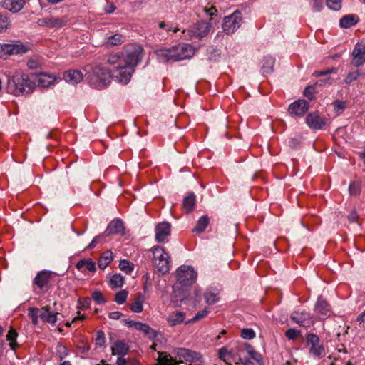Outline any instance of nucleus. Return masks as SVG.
<instances>
[{
  "label": "nucleus",
  "mask_w": 365,
  "mask_h": 365,
  "mask_svg": "<svg viewBox=\"0 0 365 365\" xmlns=\"http://www.w3.org/2000/svg\"><path fill=\"white\" fill-rule=\"evenodd\" d=\"M160 62H175L192 58L195 54V48L187 43H179L170 48H163L155 51Z\"/></svg>",
  "instance_id": "obj_1"
},
{
  "label": "nucleus",
  "mask_w": 365,
  "mask_h": 365,
  "mask_svg": "<svg viewBox=\"0 0 365 365\" xmlns=\"http://www.w3.org/2000/svg\"><path fill=\"white\" fill-rule=\"evenodd\" d=\"M86 71L88 74L87 79L92 87L101 89L110 83V71L101 65L87 66Z\"/></svg>",
  "instance_id": "obj_2"
},
{
  "label": "nucleus",
  "mask_w": 365,
  "mask_h": 365,
  "mask_svg": "<svg viewBox=\"0 0 365 365\" xmlns=\"http://www.w3.org/2000/svg\"><path fill=\"white\" fill-rule=\"evenodd\" d=\"M34 88V84L27 74L16 73L9 81V89L15 96L31 93Z\"/></svg>",
  "instance_id": "obj_3"
},
{
  "label": "nucleus",
  "mask_w": 365,
  "mask_h": 365,
  "mask_svg": "<svg viewBox=\"0 0 365 365\" xmlns=\"http://www.w3.org/2000/svg\"><path fill=\"white\" fill-rule=\"evenodd\" d=\"M149 251L152 252V256H149V257L158 271L163 274L168 272L169 271L170 257L165 250L157 245L152 247Z\"/></svg>",
  "instance_id": "obj_4"
},
{
  "label": "nucleus",
  "mask_w": 365,
  "mask_h": 365,
  "mask_svg": "<svg viewBox=\"0 0 365 365\" xmlns=\"http://www.w3.org/2000/svg\"><path fill=\"white\" fill-rule=\"evenodd\" d=\"M56 273L43 270L38 272L33 280L34 291L37 293L45 294L51 288L53 283V277Z\"/></svg>",
  "instance_id": "obj_5"
},
{
  "label": "nucleus",
  "mask_w": 365,
  "mask_h": 365,
  "mask_svg": "<svg viewBox=\"0 0 365 365\" xmlns=\"http://www.w3.org/2000/svg\"><path fill=\"white\" fill-rule=\"evenodd\" d=\"M143 56V48L140 45H130L126 47L123 59L124 64L133 68L141 61Z\"/></svg>",
  "instance_id": "obj_6"
},
{
  "label": "nucleus",
  "mask_w": 365,
  "mask_h": 365,
  "mask_svg": "<svg viewBox=\"0 0 365 365\" xmlns=\"http://www.w3.org/2000/svg\"><path fill=\"white\" fill-rule=\"evenodd\" d=\"M197 279V272L190 266L182 265L177 270V281L182 286L192 284Z\"/></svg>",
  "instance_id": "obj_7"
},
{
  "label": "nucleus",
  "mask_w": 365,
  "mask_h": 365,
  "mask_svg": "<svg viewBox=\"0 0 365 365\" xmlns=\"http://www.w3.org/2000/svg\"><path fill=\"white\" fill-rule=\"evenodd\" d=\"M241 23L242 14L239 11H235L231 15L224 18L223 31L227 34H232L240 28Z\"/></svg>",
  "instance_id": "obj_8"
},
{
  "label": "nucleus",
  "mask_w": 365,
  "mask_h": 365,
  "mask_svg": "<svg viewBox=\"0 0 365 365\" xmlns=\"http://www.w3.org/2000/svg\"><path fill=\"white\" fill-rule=\"evenodd\" d=\"M307 344L310 346L309 353L317 357L322 358L326 355L325 349L323 345L319 344V338L314 334H309L307 336Z\"/></svg>",
  "instance_id": "obj_9"
},
{
  "label": "nucleus",
  "mask_w": 365,
  "mask_h": 365,
  "mask_svg": "<svg viewBox=\"0 0 365 365\" xmlns=\"http://www.w3.org/2000/svg\"><path fill=\"white\" fill-rule=\"evenodd\" d=\"M174 354L180 358L178 363H182L181 359L190 363L200 361L202 359V355L199 352L185 348L175 349L174 350Z\"/></svg>",
  "instance_id": "obj_10"
},
{
  "label": "nucleus",
  "mask_w": 365,
  "mask_h": 365,
  "mask_svg": "<svg viewBox=\"0 0 365 365\" xmlns=\"http://www.w3.org/2000/svg\"><path fill=\"white\" fill-rule=\"evenodd\" d=\"M68 22V18L66 16L63 17H55L48 16L42 19H39L37 21V24L40 26H46L51 29H59L64 26Z\"/></svg>",
  "instance_id": "obj_11"
},
{
  "label": "nucleus",
  "mask_w": 365,
  "mask_h": 365,
  "mask_svg": "<svg viewBox=\"0 0 365 365\" xmlns=\"http://www.w3.org/2000/svg\"><path fill=\"white\" fill-rule=\"evenodd\" d=\"M351 63L355 67H359L365 63V41L358 42L352 51Z\"/></svg>",
  "instance_id": "obj_12"
},
{
  "label": "nucleus",
  "mask_w": 365,
  "mask_h": 365,
  "mask_svg": "<svg viewBox=\"0 0 365 365\" xmlns=\"http://www.w3.org/2000/svg\"><path fill=\"white\" fill-rule=\"evenodd\" d=\"M155 238L158 242H168V237L171 233L170 224L167 222H160L155 227Z\"/></svg>",
  "instance_id": "obj_13"
},
{
  "label": "nucleus",
  "mask_w": 365,
  "mask_h": 365,
  "mask_svg": "<svg viewBox=\"0 0 365 365\" xmlns=\"http://www.w3.org/2000/svg\"><path fill=\"white\" fill-rule=\"evenodd\" d=\"M291 319L300 327L308 328L314 324V321L310 314L306 311L294 312L291 315Z\"/></svg>",
  "instance_id": "obj_14"
},
{
  "label": "nucleus",
  "mask_w": 365,
  "mask_h": 365,
  "mask_svg": "<svg viewBox=\"0 0 365 365\" xmlns=\"http://www.w3.org/2000/svg\"><path fill=\"white\" fill-rule=\"evenodd\" d=\"M116 73L115 74V78L118 81L127 84L132 76L135 69L132 66H127L123 63V65H118L117 67Z\"/></svg>",
  "instance_id": "obj_15"
},
{
  "label": "nucleus",
  "mask_w": 365,
  "mask_h": 365,
  "mask_svg": "<svg viewBox=\"0 0 365 365\" xmlns=\"http://www.w3.org/2000/svg\"><path fill=\"white\" fill-rule=\"evenodd\" d=\"M314 312L320 319H324L331 316L332 312L328 302L322 298L318 297L314 306Z\"/></svg>",
  "instance_id": "obj_16"
},
{
  "label": "nucleus",
  "mask_w": 365,
  "mask_h": 365,
  "mask_svg": "<svg viewBox=\"0 0 365 365\" xmlns=\"http://www.w3.org/2000/svg\"><path fill=\"white\" fill-rule=\"evenodd\" d=\"M251 345L248 343L245 342H237L236 344L232 349L233 356L235 359H237V361H236V364H244L249 361L248 359H244L242 358V356L245 352H247L248 354L249 352V347H250Z\"/></svg>",
  "instance_id": "obj_17"
},
{
  "label": "nucleus",
  "mask_w": 365,
  "mask_h": 365,
  "mask_svg": "<svg viewBox=\"0 0 365 365\" xmlns=\"http://www.w3.org/2000/svg\"><path fill=\"white\" fill-rule=\"evenodd\" d=\"M26 51V48L22 45L0 43V58L5 55L24 53Z\"/></svg>",
  "instance_id": "obj_18"
},
{
  "label": "nucleus",
  "mask_w": 365,
  "mask_h": 365,
  "mask_svg": "<svg viewBox=\"0 0 365 365\" xmlns=\"http://www.w3.org/2000/svg\"><path fill=\"white\" fill-rule=\"evenodd\" d=\"M307 125L314 130H321L326 125V120L315 113H309L306 118Z\"/></svg>",
  "instance_id": "obj_19"
},
{
  "label": "nucleus",
  "mask_w": 365,
  "mask_h": 365,
  "mask_svg": "<svg viewBox=\"0 0 365 365\" xmlns=\"http://www.w3.org/2000/svg\"><path fill=\"white\" fill-rule=\"evenodd\" d=\"M309 104L305 100H298L290 104L289 112L291 115L302 116L308 110Z\"/></svg>",
  "instance_id": "obj_20"
},
{
  "label": "nucleus",
  "mask_w": 365,
  "mask_h": 365,
  "mask_svg": "<svg viewBox=\"0 0 365 365\" xmlns=\"http://www.w3.org/2000/svg\"><path fill=\"white\" fill-rule=\"evenodd\" d=\"M115 234H124L123 222L120 219H114L108 225L105 230L106 235H110Z\"/></svg>",
  "instance_id": "obj_21"
},
{
  "label": "nucleus",
  "mask_w": 365,
  "mask_h": 365,
  "mask_svg": "<svg viewBox=\"0 0 365 365\" xmlns=\"http://www.w3.org/2000/svg\"><path fill=\"white\" fill-rule=\"evenodd\" d=\"M111 351L113 355L123 356L128 353L129 346L125 341L117 340L112 345Z\"/></svg>",
  "instance_id": "obj_22"
},
{
  "label": "nucleus",
  "mask_w": 365,
  "mask_h": 365,
  "mask_svg": "<svg viewBox=\"0 0 365 365\" xmlns=\"http://www.w3.org/2000/svg\"><path fill=\"white\" fill-rule=\"evenodd\" d=\"M83 73L78 70H69L63 73L64 80L70 83L76 84L83 80Z\"/></svg>",
  "instance_id": "obj_23"
},
{
  "label": "nucleus",
  "mask_w": 365,
  "mask_h": 365,
  "mask_svg": "<svg viewBox=\"0 0 365 365\" xmlns=\"http://www.w3.org/2000/svg\"><path fill=\"white\" fill-rule=\"evenodd\" d=\"M58 312H53L50 311L49 306H45L41 309V312L39 314V317L43 322L55 324L57 321Z\"/></svg>",
  "instance_id": "obj_24"
},
{
  "label": "nucleus",
  "mask_w": 365,
  "mask_h": 365,
  "mask_svg": "<svg viewBox=\"0 0 365 365\" xmlns=\"http://www.w3.org/2000/svg\"><path fill=\"white\" fill-rule=\"evenodd\" d=\"M25 5V0H6L4 6L13 13L21 11Z\"/></svg>",
  "instance_id": "obj_25"
},
{
  "label": "nucleus",
  "mask_w": 365,
  "mask_h": 365,
  "mask_svg": "<svg viewBox=\"0 0 365 365\" xmlns=\"http://www.w3.org/2000/svg\"><path fill=\"white\" fill-rule=\"evenodd\" d=\"M196 205V197L193 192L189 193L182 201V210L186 213H190Z\"/></svg>",
  "instance_id": "obj_26"
},
{
  "label": "nucleus",
  "mask_w": 365,
  "mask_h": 365,
  "mask_svg": "<svg viewBox=\"0 0 365 365\" xmlns=\"http://www.w3.org/2000/svg\"><path fill=\"white\" fill-rule=\"evenodd\" d=\"M210 218L207 215L200 217L197 221L196 225L192 228V231L197 235L202 234L210 224Z\"/></svg>",
  "instance_id": "obj_27"
},
{
  "label": "nucleus",
  "mask_w": 365,
  "mask_h": 365,
  "mask_svg": "<svg viewBox=\"0 0 365 365\" xmlns=\"http://www.w3.org/2000/svg\"><path fill=\"white\" fill-rule=\"evenodd\" d=\"M359 22V17L355 14H347L339 20V26L344 29L351 28Z\"/></svg>",
  "instance_id": "obj_28"
},
{
  "label": "nucleus",
  "mask_w": 365,
  "mask_h": 365,
  "mask_svg": "<svg viewBox=\"0 0 365 365\" xmlns=\"http://www.w3.org/2000/svg\"><path fill=\"white\" fill-rule=\"evenodd\" d=\"M76 267L81 272L88 270L94 272L96 269V264L91 259H81L77 262Z\"/></svg>",
  "instance_id": "obj_29"
},
{
  "label": "nucleus",
  "mask_w": 365,
  "mask_h": 365,
  "mask_svg": "<svg viewBox=\"0 0 365 365\" xmlns=\"http://www.w3.org/2000/svg\"><path fill=\"white\" fill-rule=\"evenodd\" d=\"M185 313L178 311V312L170 313L167 318V321H168V324H170V326L174 327L175 325H178V324L183 322L185 320Z\"/></svg>",
  "instance_id": "obj_30"
},
{
  "label": "nucleus",
  "mask_w": 365,
  "mask_h": 365,
  "mask_svg": "<svg viewBox=\"0 0 365 365\" xmlns=\"http://www.w3.org/2000/svg\"><path fill=\"white\" fill-rule=\"evenodd\" d=\"M195 30L194 31V35L202 38L205 36L210 31V26L205 22L201 21L195 24Z\"/></svg>",
  "instance_id": "obj_31"
},
{
  "label": "nucleus",
  "mask_w": 365,
  "mask_h": 365,
  "mask_svg": "<svg viewBox=\"0 0 365 365\" xmlns=\"http://www.w3.org/2000/svg\"><path fill=\"white\" fill-rule=\"evenodd\" d=\"M158 361L159 365H176L179 364L167 352L159 351Z\"/></svg>",
  "instance_id": "obj_32"
},
{
  "label": "nucleus",
  "mask_w": 365,
  "mask_h": 365,
  "mask_svg": "<svg viewBox=\"0 0 365 365\" xmlns=\"http://www.w3.org/2000/svg\"><path fill=\"white\" fill-rule=\"evenodd\" d=\"M113 261V252L110 250L104 252L98 259V265L101 269L106 267Z\"/></svg>",
  "instance_id": "obj_33"
},
{
  "label": "nucleus",
  "mask_w": 365,
  "mask_h": 365,
  "mask_svg": "<svg viewBox=\"0 0 365 365\" xmlns=\"http://www.w3.org/2000/svg\"><path fill=\"white\" fill-rule=\"evenodd\" d=\"M218 357L228 365H231V363H230L229 361L235 359L232 349L229 351L225 346L219 349Z\"/></svg>",
  "instance_id": "obj_34"
},
{
  "label": "nucleus",
  "mask_w": 365,
  "mask_h": 365,
  "mask_svg": "<svg viewBox=\"0 0 365 365\" xmlns=\"http://www.w3.org/2000/svg\"><path fill=\"white\" fill-rule=\"evenodd\" d=\"M144 297L143 295L139 294L135 302L130 304L131 311L135 313H140L143 309Z\"/></svg>",
  "instance_id": "obj_35"
},
{
  "label": "nucleus",
  "mask_w": 365,
  "mask_h": 365,
  "mask_svg": "<svg viewBox=\"0 0 365 365\" xmlns=\"http://www.w3.org/2000/svg\"><path fill=\"white\" fill-rule=\"evenodd\" d=\"M135 329L143 332L149 337H153L155 336L154 330L147 324H144L140 322H138Z\"/></svg>",
  "instance_id": "obj_36"
},
{
  "label": "nucleus",
  "mask_w": 365,
  "mask_h": 365,
  "mask_svg": "<svg viewBox=\"0 0 365 365\" xmlns=\"http://www.w3.org/2000/svg\"><path fill=\"white\" fill-rule=\"evenodd\" d=\"M124 284V278L120 274H115L110 279V285L113 288L121 287Z\"/></svg>",
  "instance_id": "obj_37"
},
{
  "label": "nucleus",
  "mask_w": 365,
  "mask_h": 365,
  "mask_svg": "<svg viewBox=\"0 0 365 365\" xmlns=\"http://www.w3.org/2000/svg\"><path fill=\"white\" fill-rule=\"evenodd\" d=\"M274 58L271 56H267L264 58L263 68L267 73L272 72L274 65Z\"/></svg>",
  "instance_id": "obj_38"
},
{
  "label": "nucleus",
  "mask_w": 365,
  "mask_h": 365,
  "mask_svg": "<svg viewBox=\"0 0 365 365\" xmlns=\"http://www.w3.org/2000/svg\"><path fill=\"white\" fill-rule=\"evenodd\" d=\"M248 354L259 365H264L262 356L261 355V354L256 351L252 346L250 347H249Z\"/></svg>",
  "instance_id": "obj_39"
},
{
  "label": "nucleus",
  "mask_w": 365,
  "mask_h": 365,
  "mask_svg": "<svg viewBox=\"0 0 365 365\" xmlns=\"http://www.w3.org/2000/svg\"><path fill=\"white\" fill-rule=\"evenodd\" d=\"M205 300L207 304L212 305L218 302L219 297L217 293L213 292L207 291L205 293Z\"/></svg>",
  "instance_id": "obj_40"
},
{
  "label": "nucleus",
  "mask_w": 365,
  "mask_h": 365,
  "mask_svg": "<svg viewBox=\"0 0 365 365\" xmlns=\"http://www.w3.org/2000/svg\"><path fill=\"white\" fill-rule=\"evenodd\" d=\"M128 295V292L123 289L120 290L115 294L114 301L118 304H123L126 302Z\"/></svg>",
  "instance_id": "obj_41"
},
{
  "label": "nucleus",
  "mask_w": 365,
  "mask_h": 365,
  "mask_svg": "<svg viewBox=\"0 0 365 365\" xmlns=\"http://www.w3.org/2000/svg\"><path fill=\"white\" fill-rule=\"evenodd\" d=\"M124 41L123 36L121 34H114L108 38L107 43L112 46H118Z\"/></svg>",
  "instance_id": "obj_42"
},
{
  "label": "nucleus",
  "mask_w": 365,
  "mask_h": 365,
  "mask_svg": "<svg viewBox=\"0 0 365 365\" xmlns=\"http://www.w3.org/2000/svg\"><path fill=\"white\" fill-rule=\"evenodd\" d=\"M107 235H105V232L99 235L96 236L92 241L90 242V244L87 246V249H93L98 244H102L103 243L104 239Z\"/></svg>",
  "instance_id": "obj_43"
},
{
  "label": "nucleus",
  "mask_w": 365,
  "mask_h": 365,
  "mask_svg": "<svg viewBox=\"0 0 365 365\" xmlns=\"http://www.w3.org/2000/svg\"><path fill=\"white\" fill-rule=\"evenodd\" d=\"M326 4L333 11H337L341 9V0H326Z\"/></svg>",
  "instance_id": "obj_44"
},
{
  "label": "nucleus",
  "mask_w": 365,
  "mask_h": 365,
  "mask_svg": "<svg viewBox=\"0 0 365 365\" xmlns=\"http://www.w3.org/2000/svg\"><path fill=\"white\" fill-rule=\"evenodd\" d=\"M56 350L60 360L63 359L68 355L67 348L60 343L57 344Z\"/></svg>",
  "instance_id": "obj_45"
},
{
  "label": "nucleus",
  "mask_w": 365,
  "mask_h": 365,
  "mask_svg": "<svg viewBox=\"0 0 365 365\" xmlns=\"http://www.w3.org/2000/svg\"><path fill=\"white\" fill-rule=\"evenodd\" d=\"M361 190L360 184L357 182H351L349 187V194L351 195L357 196L359 195Z\"/></svg>",
  "instance_id": "obj_46"
},
{
  "label": "nucleus",
  "mask_w": 365,
  "mask_h": 365,
  "mask_svg": "<svg viewBox=\"0 0 365 365\" xmlns=\"http://www.w3.org/2000/svg\"><path fill=\"white\" fill-rule=\"evenodd\" d=\"M39 309L36 307H31L29 309V316L31 317L32 323L35 325L38 324V317Z\"/></svg>",
  "instance_id": "obj_47"
},
{
  "label": "nucleus",
  "mask_w": 365,
  "mask_h": 365,
  "mask_svg": "<svg viewBox=\"0 0 365 365\" xmlns=\"http://www.w3.org/2000/svg\"><path fill=\"white\" fill-rule=\"evenodd\" d=\"M119 267L126 273H130L133 269V264L129 261L125 259L120 261Z\"/></svg>",
  "instance_id": "obj_48"
},
{
  "label": "nucleus",
  "mask_w": 365,
  "mask_h": 365,
  "mask_svg": "<svg viewBox=\"0 0 365 365\" xmlns=\"http://www.w3.org/2000/svg\"><path fill=\"white\" fill-rule=\"evenodd\" d=\"M107 61L110 65L118 63L121 65L123 63V59L121 60L120 56L117 53H111L108 56Z\"/></svg>",
  "instance_id": "obj_49"
},
{
  "label": "nucleus",
  "mask_w": 365,
  "mask_h": 365,
  "mask_svg": "<svg viewBox=\"0 0 365 365\" xmlns=\"http://www.w3.org/2000/svg\"><path fill=\"white\" fill-rule=\"evenodd\" d=\"M333 105L334 106L335 112L339 114L344 111L346 108V103L345 101L337 100L333 103Z\"/></svg>",
  "instance_id": "obj_50"
},
{
  "label": "nucleus",
  "mask_w": 365,
  "mask_h": 365,
  "mask_svg": "<svg viewBox=\"0 0 365 365\" xmlns=\"http://www.w3.org/2000/svg\"><path fill=\"white\" fill-rule=\"evenodd\" d=\"M91 299L89 297H81L78 300V307L82 309H87L91 304Z\"/></svg>",
  "instance_id": "obj_51"
},
{
  "label": "nucleus",
  "mask_w": 365,
  "mask_h": 365,
  "mask_svg": "<svg viewBox=\"0 0 365 365\" xmlns=\"http://www.w3.org/2000/svg\"><path fill=\"white\" fill-rule=\"evenodd\" d=\"M92 299L98 304L106 303L103 294L100 291H95L92 293Z\"/></svg>",
  "instance_id": "obj_52"
},
{
  "label": "nucleus",
  "mask_w": 365,
  "mask_h": 365,
  "mask_svg": "<svg viewBox=\"0 0 365 365\" xmlns=\"http://www.w3.org/2000/svg\"><path fill=\"white\" fill-rule=\"evenodd\" d=\"M241 336L245 339H252L255 336V333L252 329H243L241 331Z\"/></svg>",
  "instance_id": "obj_53"
},
{
  "label": "nucleus",
  "mask_w": 365,
  "mask_h": 365,
  "mask_svg": "<svg viewBox=\"0 0 365 365\" xmlns=\"http://www.w3.org/2000/svg\"><path fill=\"white\" fill-rule=\"evenodd\" d=\"M96 345L98 346H103L105 344V335L103 331H98L96 334V337L95 339Z\"/></svg>",
  "instance_id": "obj_54"
},
{
  "label": "nucleus",
  "mask_w": 365,
  "mask_h": 365,
  "mask_svg": "<svg viewBox=\"0 0 365 365\" xmlns=\"http://www.w3.org/2000/svg\"><path fill=\"white\" fill-rule=\"evenodd\" d=\"M311 4L314 12H319L324 8L323 0H312Z\"/></svg>",
  "instance_id": "obj_55"
},
{
  "label": "nucleus",
  "mask_w": 365,
  "mask_h": 365,
  "mask_svg": "<svg viewBox=\"0 0 365 365\" xmlns=\"http://www.w3.org/2000/svg\"><path fill=\"white\" fill-rule=\"evenodd\" d=\"M207 313H208V310H207L206 309L201 312H199L197 314H196L193 317V318H192L191 319L186 322V324L194 323V322H197V320L205 317L207 314Z\"/></svg>",
  "instance_id": "obj_56"
},
{
  "label": "nucleus",
  "mask_w": 365,
  "mask_h": 365,
  "mask_svg": "<svg viewBox=\"0 0 365 365\" xmlns=\"http://www.w3.org/2000/svg\"><path fill=\"white\" fill-rule=\"evenodd\" d=\"M336 72H337V69L336 68H331L325 69L324 71H315L314 73V76L316 77H319L322 76H326V75L331 74V73H336Z\"/></svg>",
  "instance_id": "obj_57"
},
{
  "label": "nucleus",
  "mask_w": 365,
  "mask_h": 365,
  "mask_svg": "<svg viewBox=\"0 0 365 365\" xmlns=\"http://www.w3.org/2000/svg\"><path fill=\"white\" fill-rule=\"evenodd\" d=\"M359 76L360 73L359 71L350 72L345 79V83L347 84H350L351 82L356 80Z\"/></svg>",
  "instance_id": "obj_58"
},
{
  "label": "nucleus",
  "mask_w": 365,
  "mask_h": 365,
  "mask_svg": "<svg viewBox=\"0 0 365 365\" xmlns=\"http://www.w3.org/2000/svg\"><path fill=\"white\" fill-rule=\"evenodd\" d=\"M301 334V331H299V330H297V329H289L286 333H285V336H287V338H288L289 339H296L298 336H299Z\"/></svg>",
  "instance_id": "obj_59"
},
{
  "label": "nucleus",
  "mask_w": 365,
  "mask_h": 365,
  "mask_svg": "<svg viewBox=\"0 0 365 365\" xmlns=\"http://www.w3.org/2000/svg\"><path fill=\"white\" fill-rule=\"evenodd\" d=\"M304 95L310 100L313 99L314 97V88L313 86L306 87Z\"/></svg>",
  "instance_id": "obj_60"
},
{
  "label": "nucleus",
  "mask_w": 365,
  "mask_h": 365,
  "mask_svg": "<svg viewBox=\"0 0 365 365\" xmlns=\"http://www.w3.org/2000/svg\"><path fill=\"white\" fill-rule=\"evenodd\" d=\"M8 26V19L7 17L3 16L0 13V32L6 30Z\"/></svg>",
  "instance_id": "obj_61"
},
{
  "label": "nucleus",
  "mask_w": 365,
  "mask_h": 365,
  "mask_svg": "<svg viewBox=\"0 0 365 365\" xmlns=\"http://www.w3.org/2000/svg\"><path fill=\"white\" fill-rule=\"evenodd\" d=\"M17 336H18V333L16 331L15 329L11 328L6 335V340L9 341H13V340H16Z\"/></svg>",
  "instance_id": "obj_62"
},
{
  "label": "nucleus",
  "mask_w": 365,
  "mask_h": 365,
  "mask_svg": "<svg viewBox=\"0 0 365 365\" xmlns=\"http://www.w3.org/2000/svg\"><path fill=\"white\" fill-rule=\"evenodd\" d=\"M334 81V79L330 77H327L324 79H321L317 82V84L319 86H325L326 84H331Z\"/></svg>",
  "instance_id": "obj_63"
},
{
  "label": "nucleus",
  "mask_w": 365,
  "mask_h": 365,
  "mask_svg": "<svg viewBox=\"0 0 365 365\" xmlns=\"http://www.w3.org/2000/svg\"><path fill=\"white\" fill-rule=\"evenodd\" d=\"M358 217L359 215L355 210L351 211V213L348 215V220L351 222H356Z\"/></svg>",
  "instance_id": "obj_64"
}]
</instances>
